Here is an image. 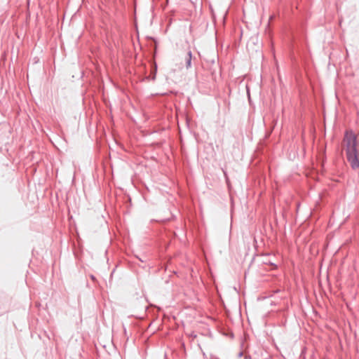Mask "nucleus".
I'll list each match as a JSON object with an SVG mask.
<instances>
[{
	"label": "nucleus",
	"instance_id": "obj_1",
	"mask_svg": "<svg viewBox=\"0 0 359 359\" xmlns=\"http://www.w3.org/2000/svg\"><path fill=\"white\" fill-rule=\"evenodd\" d=\"M344 142L346 146V153L357 151L356 137L352 132H346Z\"/></svg>",
	"mask_w": 359,
	"mask_h": 359
},
{
	"label": "nucleus",
	"instance_id": "obj_2",
	"mask_svg": "<svg viewBox=\"0 0 359 359\" xmlns=\"http://www.w3.org/2000/svg\"><path fill=\"white\" fill-rule=\"evenodd\" d=\"M347 159L353 169L359 168V160L358 158L357 151L346 153Z\"/></svg>",
	"mask_w": 359,
	"mask_h": 359
},
{
	"label": "nucleus",
	"instance_id": "obj_3",
	"mask_svg": "<svg viewBox=\"0 0 359 359\" xmlns=\"http://www.w3.org/2000/svg\"><path fill=\"white\" fill-rule=\"evenodd\" d=\"M191 58H192V54L191 52L189 50L185 57V62H186V67L187 69H189L191 67Z\"/></svg>",
	"mask_w": 359,
	"mask_h": 359
}]
</instances>
